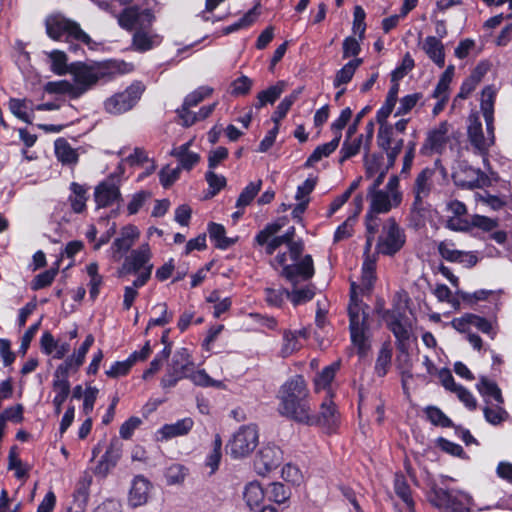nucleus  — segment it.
<instances>
[{
  "mask_svg": "<svg viewBox=\"0 0 512 512\" xmlns=\"http://www.w3.org/2000/svg\"><path fill=\"white\" fill-rule=\"evenodd\" d=\"M139 237V230L136 226L128 225L121 230V234L114 241V246L118 253H126L135 240Z\"/></svg>",
  "mask_w": 512,
  "mask_h": 512,
  "instance_id": "obj_35",
  "label": "nucleus"
},
{
  "mask_svg": "<svg viewBox=\"0 0 512 512\" xmlns=\"http://www.w3.org/2000/svg\"><path fill=\"white\" fill-rule=\"evenodd\" d=\"M284 88L285 82L278 81L275 85H272L266 90L259 92L257 95V103L255 104V107L260 109L266 104H273L283 93Z\"/></svg>",
  "mask_w": 512,
  "mask_h": 512,
  "instance_id": "obj_43",
  "label": "nucleus"
},
{
  "mask_svg": "<svg viewBox=\"0 0 512 512\" xmlns=\"http://www.w3.org/2000/svg\"><path fill=\"white\" fill-rule=\"evenodd\" d=\"M190 142L182 144L178 147H175L171 150L170 154L177 158L181 170L190 171L200 160V155L198 153L192 152L189 150Z\"/></svg>",
  "mask_w": 512,
  "mask_h": 512,
  "instance_id": "obj_28",
  "label": "nucleus"
},
{
  "mask_svg": "<svg viewBox=\"0 0 512 512\" xmlns=\"http://www.w3.org/2000/svg\"><path fill=\"white\" fill-rule=\"evenodd\" d=\"M379 124L380 127L377 134V144L382 150H384L390 148V146L394 144V140H397L398 138L394 137L393 126L388 125L386 122Z\"/></svg>",
  "mask_w": 512,
  "mask_h": 512,
  "instance_id": "obj_62",
  "label": "nucleus"
},
{
  "mask_svg": "<svg viewBox=\"0 0 512 512\" xmlns=\"http://www.w3.org/2000/svg\"><path fill=\"white\" fill-rule=\"evenodd\" d=\"M364 135L361 134L357 136L356 138H348L346 135L345 140L343 141V144L341 146V149L339 151V163L343 164L346 160L356 156L361 148H364Z\"/></svg>",
  "mask_w": 512,
  "mask_h": 512,
  "instance_id": "obj_34",
  "label": "nucleus"
},
{
  "mask_svg": "<svg viewBox=\"0 0 512 512\" xmlns=\"http://www.w3.org/2000/svg\"><path fill=\"white\" fill-rule=\"evenodd\" d=\"M450 392L456 393L458 399L469 409L476 408L477 402L470 391L464 387L457 385L454 378L450 374Z\"/></svg>",
  "mask_w": 512,
  "mask_h": 512,
  "instance_id": "obj_59",
  "label": "nucleus"
},
{
  "mask_svg": "<svg viewBox=\"0 0 512 512\" xmlns=\"http://www.w3.org/2000/svg\"><path fill=\"white\" fill-rule=\"evenodd\" d=\"M87 275L89 276V296L92 301H95L100 293V288L103 284V277L98 272V264L93 262L86 267Z\"/></svg>",
  "mask_w": 512,
  "mask_h": 512,
  "instance_id": "obj_49",
  "label": "nucleus"
},
{
  "mask_svg": "<svg viewBox=\"0 0 512 512\" xmlns=\"http://www.w3.org/2000/svg\"><path fill=\"white\" fill-rule=\"evenodd\" d=\"M425 418L432 425L438 427H448V416L436 406L429 405L423 409Z\"/></svg>",
  "mask_w": 512,
  "mask_h": 512,
  "instance_id": "obj_61",
  "label": "nucleus"
},
{
  "mask_svg": "<svg viewBox=\"0 0 512 512\" xmlns=\"http://www.w3.org/2000/svg\"><path fill=\"white\" fill-rule=\"evenodd\" d=\"M393 350L391 347V344L388 342L383 343L381 346L377 359L374 366L375 374L378 377H384L390 367H391V360H392Z\"/></svg>",
  "mask_w": 512,
  "mask_h": 512,
  "instance_id": "obj_36",
  "label": "nucleus"
},
{
  "mask_svg": "<svg viewBox=\"0 0 512 512\" xmlns=\"http://www.w3.org/2000/svg\"><path fill=\"white\" fill-rule=\"evenodd\" d=\"M284 226L283 220L268 223L255 237L259 246H265L266 254H273L282 244L294 240L295 228L289 227L284 235L275 236Z\"/></svg>",
  "mask_w": 512,
  "mask_h": 512,
  "instance_id": "obj_12",
  "label": "nucleus"
},
{
  "mask_svg": "<svg viewBox=\"0 0 512 512\" xmlns=\"http://www.w3.org/2000/svg\"><path fill=\"white\" fill-rule=\"evenodd\" d=\"M303 91V87H299L292 91L289 95L285 96L281 102L276 107V110L272 114V121L274 122L275 126L279 127L280 121L286 117L288 111L292 107V105L296 102V100L299 98L300 94Z\"/></svg>",
  "mask_w": 512,
  "mask_h": 512,
  "instance_id": "obj_33",
  "label": "nucleus"
},
{
  "mask_svg": "<svg viewBox=\"0 0 512 512\" xmlns=\"http://www.w3.org/2000/svg\"><path fill=\"white\" fill-rule=\"evenodd\" d=\"M46 31L48 36L54 40H59L61 37L66 36L67 40L73 39L84 44L91 42L90 36L76 22L60 15L47 18Z\"/></svg>",
  "mask_w": 512,
  "mask_h": 512,
  "instance_id": "obj_10",
  "label": "nucleus"
},
{
  "mask_svg": "<svg viewBox=\"0 0 512 512\" xmlns=\"http://www.w3.org/2000/svg\"><path fill=\"white\" fill-rule=\"evenodd\" d=\"M162 40L163 37L151 28H144L134 32L131 45L133 50L143 53L159 46Z\"/></svg>",
  "mask_w": 512,
  "mask_h": 512,
  "instance_id": "obj_21",
  "label": "nucleus"
},
{
  "mask_svg": "<svg viewBox=\"0 0 512 512\" xmlns=\"http://www.w3.org/2000/svg\"><path fill=\"white\" fill-rule=\"evenodd\" d=\"M370 199L369 209L365 215V237L364 255L368 256L371 252L375 236L379 232L382 219L378 216L381 213H388L392 208H396L402 201V193H389L379 190L368 194Z\"/></svg>",
  "mask_w": 512,
  "mask_h": 512,
  "instance_id": "obj_5",
  "label": "nucleus"
},
{
  "mask_svg": "<svg viewBox=\"0 0 512 512\" xmlns=\"http://www.w3.org/2000/svg\"><path fill=\"white\" fill-rule=\"evenodd\" d=\"M151 483L142 475L136 476L133 481L128 495V503L131 507L136 508L147 503Z\"/></svg>",
  "mask_w": 512,
  "mask_h": 512,
  "instance_id": "obj_22",
  "label": "nucleus"
},
{
  "mask_svg": "<svg viewBox=\"0 0 512 512\" xmlns=\"http://www.w3.org/2000/svg\"><path fill=\"white\" fill-rule=\"evenodd\" d=\"M308 332L306 329L300 330H285L283 332V345L281 348V353L284 357L292 355L294 352L298 351L302 344L300 342V338H307Z\"/></svg>",
  "mask_w": 512,
  "mask_h": 512,
  "instance_id": "obj_29",
  "label": "nucleus"
},
{
  "mask_svg": "<svg viewBox=\"0 0 512 512\" xmlns=\"http://www.w3.org/2000/svg\"><path fill=\"white\" fill-rule=\"evenodd\" d=\"M121 197L119 187L113 182L104 181L96 186L94 198L98 208L108 207Z\"/></svg>",
  "mask_w": 512,
  "mask_h": 512,
  "instance_id": "obj_23",
  "label": "nucleus"
},
{
  "mask_svg": "<svg viewBox=\"0 0 512 512\" xmlns=\"http://www.w3.org/2000/svg\"><path fill=\"white\" fill-rule=\"evenodd\" d=\"M194 368L190 353L187 348L178 349L166 368V372L161 379V386L164 389L172 388L176 384L190 376Z\"/></svg>",
  "mask_w": 512,
  "mask_h": 512,
  "instance_id": "obj_9",
  "label": "nucleus"
},
{
  "mask_svg": "<svg viewBox=\"0 0 512 512\" xmlns=\"http://www.w3.org/2000/svg\"><path fill=\"white\" fill-rule=\"evenodd\" d=\"M51 61V70L57 75H65L69 73V66L67 65V56L63 51L52 50L47 52Z\"/></svg>",
  "mask_w": 512,
  "mask_h": 512,
  "instance_id": "obj_56",
  "label": "nucleus"
},
{
  "mask_svg": "<svg viewBox=\"0 0 512 512\" xmlns=\"http://www.w3.org/2000/svg\"><path fill=\"white\" fill-rule=\"evenodd\" d=\"M259 443L258 428L254 424L243 425L233 435L227 448L233 458H243L252 453Z\"/></svg>",
  "mask_w": 512,
  "mask_h": 512,
  "instance_id": "obj_11",
  "label": "nucleus"
},
{
  "mask_svg": "<svg viewBox=\"0 0 512 512\" xmlns=\"http://www.w3.org/2000/svg\"><path fill=\"white\" fill-rule=\"evenodd\" d=\"M262 181L258 180L255 182H250L240 193L237 201L236 207L238 209L243 210L246 206H248L255 198V196L261 190Z\"/></svg>",
  "mask_w": 512,
  "mask_h": 512,
  "instance_id": "obj_54",
  "label": "nucleus"
},
{
  "mask_svg": "<svg viewBox=\"0 0 512 512\" xmlns=\"http://www.w3.org/2000/svg\"><path fill=\"white\" fill-rule=\"evenodd\" d=\"M362 63L363 60L361 58H355L346 63L341 69H339L336 72L333 81V86L335 88H338L342 85L349 83L352 80L356 70L361 66Z\"/></svg>",
  "mask_w": 512,
  "mask_h": 512,
  "instance_id": "obj_38",
  "label": "nucleus"
},
{
  "mask_svg": "<svg viewBox=\"0 0 512 512\" xmlns=\"http://www.w3.org/2000/svg\"><path fill=\"white\" fill-rule=\"evenodd\" d=\"M44 91L48 94H65L74 99V93L69 80L49 81L44 85Z\"/></svg>",
  "mask_w": 512,
  "mask_h": 512,
  "instance_id": "obj_60",
  "label": "nucleus"
},
{
  "mask_svg": "<svg viewBox=\"0 0 512 512\" xmlns=\"http://www.w3.org/2000/svg\"><path fill=\"white\" fill-rule=\"evenodd\" d=\"M446 181V169L440 160L435 161L434 168H425L416 178L414 186V201H423L435 184H442Z\"/></svg>",
  "mask_w": 512,
  "mask_h": 512,
  "instance_id": "obj_14",
  "label": "nucleus"
},
{
  "mask_svg": "<svg viewBox=\"0 0 512 512\" xmlns=\"http://www.w3.org/2000/svg\"><path fill=\"white\" fill-rule=\"evenodd\" d=\"M207 232L210 241L216 248L220 250H226L230 248L238 240V237H227L225 227L222 224L215 222L208 223Z\"/></svg>",
  "mask_w": 512,
  "mask_h": 512,
  "instance_id": "obj_26",
  "label": "nucleus"
},
{
  "mask_svg": "<svg viewBox=\"0 0 512 512\" xmlns=\"http://www.w3.org/2000/svg\"><path fill=\"white\" fill-rule=\"evenodd\" d=\"M357 222L358 219L356 218V215H350L336 228L334 233V242H340L352 237L354 235Z\"/></svg>",
  "mask_w": 512,
  "mask_h": 512,
  "instance_id": "obj_57",
  "label": "nucleus"
},
{
  "mask_svg": "<svg viewBox=\"0 0 512 512\" xmlns=\"http://www.w3.org/2000/svg\"><path fill=\"white\" fill-rule=\"evenodd\" d=\"M382 230L378 236L375 252L378 255L393 256L403 247L406 241L404 230L393 217L381 223Z\"/></svg>",
  "mask_w": 512,
  "mask_h": 512,
  "instance_id": "obj_7",
  "label": "nucleus"
},
{
  "mask_svg": "<svg viewBox=\"0 0 512 512\" xmlns=\"http://www.w3.org/2000/svg\"><path fill=\"white\" fill-rule=\"evenodd\" d=\"M277 412L282 417L298 424L315 423L312 415L311 393L302 375L287 379L277 392Z\"/></svg>",
  "mask_w": 512,
  "mask_h": 512,
  "instance_id": "obj_1",
  "label": "nucleus"
},
{
  "mask_svg": "<svg viewBox=\"0 0 512 512\" xmlns=\"http://www.w3.org/2000/svg\"><path fill=\"white\" fill-rule=\"evenodd\" d=\"M432 97L439 99L433 108V114L438 115L444 110L445 103L448 98V68L443 71L441 78L433 91Z\"/></svg>",
  "mask_w": 512,
  "mask_h": 512,
  "instance_id": "obj_41",
  "label": "nucleus"
},
{
  "mask_svg": "<svg viewBox=\"0 0 512 512\" xmlns=\"http://www.w3.org/2000/svg\"><path fill=\"white\" fill-rule=\"evenodd\" d=\"M269 500L276 503H284L290 497V490L279 482L270 483L265 491Z\"/></svg>",
  "mask_w": 512,
  "mask_h": 512,
  "instance_id": "obj_58",
  "label": "nucleus"
},
{
  "mask_svg": "<svg viewBox=\"0 0 512 512\" xmlns=\"http://www.w3.org/2000/svg\"><path fill=\"white\" fill-rule=\"evenodd\" d=\"M282 459V451L279 447L274 445L264 446L254 460L255 471L264 476L279 467Z\"/></svg>",
  "mask_w": 512,
  "mask_h": 512,
  "instance_id": "obj_17",
  "label": "nucleus"
},
{
  "mask_svg": "<svg viewBox=\"0 0 512 512\" xmlns=\"http://www.w3.org/2000/svg\"><path fill=\"white\" fill-rule=\"evenodd\" d=\"M450 230H468L470 228V218L467 214L466 206L459 201H450Z\"/></svg>",
  "mask_w": 512,
  "mask_h": 512,
  "instance_id": "obj_27",
  "label": "nucleus"
},
{
  "mask_svg": "<svg viewBox=\"0 0 512 512\" xmlns=\"http://www.w3.org/2000/svg\"><path fill=\"white\" fill-rule=\"evenodd\" d=\"M421 47L427 57L438 67L442 68L445 65V46L441 39L436 36H427Z\"/></svg>",
  "mask_w": 512,
  "mask_h": 512,
  "instance_id": "obj_24",
  "label": "nucleus"
},
{
  "mask_svg": "<svg viewBox=\"0 0 512 512\" xmlns=\"http://www.w3.org/2000/svg\"><path fill=\"white\" fill-rule=\"evenodd\" d=\"M364 167L366 178H373L381 171H387L389 167L383 166V156L381 154H369V150H364Z\"/></svg>",
  "mask_w": 512,
  "mask_h": 512,
  "instance_id": "obj_47",
  "label": "nucleus"
},
{
  "mask_svg": "<svg viewBox=\"0 0 512 512\" xmlns=\"http://www.w3.org/2000/svg\"><path fill=\"white\" fill-rule=\"evenodd\" d=\"M477 389L479 393L486 398L485 401L489 400L488 398H491L498 404L504 403L501 390L494 381H490L485 377H481L479 383L477 384Z\"/></svg>",
  "mask_w": 512,
  "mask_h": 512,
  "instance_id": "obj_48",
  "label": "nucleus"
},
{
  "mask_svg": "<svg viewBox=\"0 0 512 512\" xmlns=\"http://www.w3.org/2000/svg\"><path fill=\"white\" fill-rule=\"evenodd\" d=\"M84 362L78 359L74 354L68 356L63 363H61L54 372L56 380L64 381L69 380L70 373H75L82 366Z\"/></svg>",
  "mask_w": 512,
  "mask_h": 512,
  "instance_id": "obj_45",
  "label": "nucleus"
},
{
  "mask_svg": "<svg viewBox=\"0 0 512 512\" xmlns=\"http://www.w3.org/2000/svg\"><path fill=\"white\" fill-rule=\"evenodd\" d=\"M61 260L62 258H58L50 269L36 275L30 283V288L33 291H38L50 286L58 274Z\"/></svg>",
  "mask_w": 512,
  "mask_h": 512,
  "instance_id": "obj_37",
  "label": "nucleus"
},
{
  "mask_svg": "<svg viewBox=\"0 0 512 512\" xmlns=\"http://www.w3.org/2000/svg\"><path fill=\"white\" fill-rule=\"evenodd\" d=\"M381 317L394 335L397 349L407 353L414 339L412 317L400 306L384 310Z\"/></svg>",
  "mask_w": 512,
  "mask_h": 512,
  "instance_id": "obj_6",
  "label": "nucleus"
},
{
  "mask_svg": "<svg viewBox=\"0 0 512 512\" xmlns=\"http://www.w3.org/2000/svg\"><path fill=\"white\" fill-rule=\"evenodd\" d=\"M428 214H430V210L425 207L423 201H414L409 216L410 225L416 229L423 227Z\"/></svg>",
  "mask_w": 512,
  "mask_h": 512,
  "instance_id": "obj_55",
  "label": "nucleus"
},
{
  "mask_svg": "<svg viewBox=\"0 0 512 512\" xmlns=\"http://www.w3.org/2000/svg\"><path fill=\"white\" fill-rule=\"evenodd\" d=\"M243 496L250 510H255L263 502L266 494L258 482H250L245 486Z\"/></svg>",
  "mask_w": 512,
  "mask_h": 512,
  "instance_id": "obj_39",
  "label": "nucleus"
},
{
  "mask_svg": "<svg viewBox=\"0 0 512 512\" xmlns=\"http://www.w3.org/2000/svg\"><path fill=\"white\" fill-rule=\"evenodd\" d=\"M339 369L340 361H335L324 367L314 379L315 390L319 391L329 388Z\"/></svg>",
  "mask_w": 512,
  "mask_h": 512,
  "instance_id": "obj_40",
  "label": "nucleus"
},
{
  "mask_svg": "<svg viewBox=\"0 0 512 512\" xmlns=\"http://www.w3.org/2000/svg\"><path fill=\"white\" fill-rule=\"evenodd\" d=\"M53 390L55 392V396L53 398V406L55 415H59L62 411V405L68 398L70 394V382L69 380H56L53 379L52 383Z\"/></svg>",
  "mask_w": 512,
  "mask_h": 512,
  "instance_id": "obj_42",
  "label": "nucleus"
},
{
  "mask_svg": "<svg viewBox=\"0 0 512 512\" xmlns=\"http://www.w3.org/2000/svg\"><path fill=\"white\" fill-rule=\"evenodd\" d=\"M29 101L26 99H19V98H10L8 102V107L10 112L17 117L18 119L26 122L31 123V114L29 113V110H33L29 107Z\"/></svg>",
  "mask_w": 512,
  "mask_h": 512,
  "instance_id": "obj_51",
  "label": "nucleus"
},
{
  "mask_svg": "<svg viewBox=\"0 0 512 512\" xmlns=\"http://www.w3.org/2000/svg\"><path fill=\"white\" fill-rule=\"evenodd\" d=\"M341 136L342 134L335 135V137L331 141L317 146L312 152V154L306 160L305 167H312L322 158L328 157L330 154H332L339 146Z\"/></svg>",
  "mask_w": 512,
  "mask_h": 512,
  "instance_id": "obj_31",
  "label": "nucleus"
},
{
  "mask_svg": "<svg viewBox=\"0 0 512 512\" xmlns=\"http://www.w3.org/2000/svg\"><path fill=\"white\" fill-rule=\"evenodd\" d=\"M494 102L495 92L491 87H486L482 91L481 111L486 122L485 136L482 130V124L479 117L471 115L469 117L468 137L474 149L483 157L484 165H488V152L495 143L494 136Z\"/></svg>",
  "mask_w": 512,
  "mask_h": 512,
  "instance_id": "obj_2",
  "label": "nucleus"
},
{
  "mask_svg": "<svg viewBox=\"0 0 512 512\" xmlns=\"http://www.w3.org/2000/svg\"><path fill=\"white\" fill-rule=\"evenodd\" d=\"M55 155L63 165H75L78 153L64 138H58L54 143Z\"/></svg>",
  "mask_w": 512,
  "mask_h": 512,
  "instance_id": "obj_30",
  "label": "nucleus"
},
{
  "mask_svg": "<svg viewBox=\"0 0 512 512\" xmlns=\"http://www.w3.org/2000/svg\"><path fill=\"white\" fill-rule=\"evenodd\" d=\"M264 293L267 304L274 307H281L284 300L290 296V292L284 288H266Z\"/></svg>",
  "mask_w": 512,
  "mask_h": 512,
  "instance_id": "obj_63",
  "label": "nucleus"
},
{
  "mask_svg": "<svg viewBox=\"0 0 512 512\" xmlns=\"http://www.w3.org/2000/svg\"><path fill=\"white\" fill-rule=\"evenodd\" d=\"M119 71V65L115 62H74L69 66V74L72 76L71 86L74 99H79L98 83L111 81Z\"/></svg>",
  "mask_w": 512,
  "mask_h": 512,
  "instance_id": "obj_3",
  "label": "nucleus"
},
{
  "mask_svg": "<svg viewBox=\"0 0 512 512\" xmlns=\"http://www.w3.org/2000/svg\"><path fill=\"white\" fill-rule=\"evenodd\" d=\"M456 185L467 188L483 187L490 183L489 178L480 170L471 166H459L452 173Z\"/></svg>",
  "mask_w": 512,
  "mask_h": 512,
  "instance_id": "obj_18",
  "label": "nucleus"
},
{
  "mask_svg": "<svg viewBox=\"0 0 512 512\" xmlns=\"http://www.w3.org/2000/svg\"><path fill=\"white\" fill-rule=\"evenodd\" d=\"M155 21L154 13L148 8L129 6L120 11L118 25L126 31L151 28Z\"/></svg>",
  "mask_w": 512,
  "mask_h": 512,
  "instance_id": "obj_13",
  "label": "nucleus"
},
{
  "mask_svg": "<svg viewBox=\"0 0 512 512\" xmlns=\"http://www.w3.org/2000/svg\"><path fill=\"white\" fill-rule=\"evenodd\" d=\"M492 293H493V291H491V290H479V291L474 292L473 294H469V293L457 290L455 292V296L453 298H450V305L454 309H460L461 303L471 305L478 301L485 300Z\"/></svg>",
  "mask_w": 512,
  "mask_h": 512,
  "instance_id": "obj_32",
  "label": "nucleus"
},
{
  "mask_svg": "<svg viewBox=\"0 0 512 512\" xmlns=\"http://www.w3.org/2000/svg\"><path fill=\"white\" fill-rule=\"evenodd\" d=\"M447 142L448 125L444 121L428 133L425 143L421 148V153L424 155L441 154L445 151Z\"/></svg>",
  "mask_w": 512,
  "mask_h": 512,
  "instance_id": "obj_20",
  "label": "nucleus"
},
{
  "mask_svg": "<svg viewBox=\"0 0 512 512\" xmlns=\"http://www.w3.org/2000/svg\"><path fill=\"white\" fill-rule=\"evenodd\" d=\"M376 281V258H365L362 264L361 289L370 290Z\"/></svg>",
  "mask_w": 512,
  "mask_h": 512,
  "instance_id": "obj_52",
  "label": "nucleus"
},
{
  "mask_svg": "<svg viewBox=\"0 0 512 512\" xmlns=\"http://www.w3.org/2000/svg\"><path fill=\"white\" fill-rule=\"evenodd\" d=\"M145 85L142 82H133L124 91L110 96L104 101V109L112 115H120L131 110L140 100Z\"/></svg>",
  "mask_w": 512,
  "mask_h": 512,
  "instance_id": "obj_8",
  "label": "nucleus"
},
{
  "mask_svg": "<svg viewBox=\"0 0 512 512\" xmlns=\"http://www.w3.org/2000/svg\"><path fill=\"white\" fill-rule=\"evenodd\" d=\"M193 426V419L191 417H186L175 423L163 425L157 433L161 436V440H169L175 437L187 435L192 430Z\"/></svg>",
  "mask_w": 512,
  "mask_h": 512,
  "instance_id": "obj_25",
  "label": "nucleus"
},
{
  "mask_svg": "<svg viewBox=\"0 0 512 512\" xmlns=\"http://www.w3.org/2000/svg\"><path fill=\"white\" fill-rule=\"evenodd\" d=\"M503 404H492L486 400V406L483 409L484 417L492 425H499L509 417L508 412L502 407Z\"/></svg>",
  "mask_w": 512,
  "mask_h": 512,
  "instance_id": "obj_46",
  "label": "nucleus"
},
{
  "mask_svg": "<svg viewBox=\"0 0 512 512\" xmlns=\"http://www.w3.org/2000/svg\"><path fill=\"white\" fill-rule=\"evenodd\" d=\"M149 260L150 258H125L124 263L118 270V276L127 280L131 275L136 276L132 283L133 286H144L149 280L153 268V264Z\"/></svg>",
  "mask_w": 512,
  "mask_h": 512,
  "instance_id": "obj_15",
  "label": "nucleus"
},
{
  "mask_svg": "<svg viewBox=\"0 0 512 512\" xmlns=\"http://www.w3.org/2000/svg\"><path fill=\"white\" fill-rule=\"evenodd\" d=\"M357 288L356 283L352 282L348 305L349 330L351 342L357 349V354L360 358H364L371 349V332L367 312L369 307L358 298Z\"/></svg>",
  "mask_w": 512,
  "mask_h": 512,
  "instance_id": "obj_4",
  "label": "nucleus"
},
{
  "mask_svg": "<svg viewBox=\"0 0 512 512\" xmlns=\"http://www.w3.org/2000/svg\"><path fill=\"white\" fill-rule=\"evenodd\" d=\"M394 491L396 495L406 504L407 508L414 507L415 503L411 495V489L404 475H395Z\"/></svg>",
  "mask_w": 512,
  "mask_h": 512,
  "instance_id": "obj_53",
  "label": "nucleus"
},
{
  "mask_svg": "<svg viewBox=\"0 0 512 512\" xmlns=\"http://www.w3.org/2000/svg\"><path fill=\"white\" fill-rule=\"evenodd\" d=\"M292 264H287V258H277L278 263L283 266L281 275L291 284L296 285L306 281L313 276L314 268L312 258H291Z\"/></svg>",
  "mask_w": 512,
  "mask_h": 512,
  "instance_id": "obj_16",
  "label": "nucleus"
},
{
  "mask_svg": "<svg viewBox=\"0 0 512 512\" xmlns=\"http://www.w3.org/2000/svg\"><path fill=\"white\" fill-rule=\"evenodd\" d=\"M71 194L68 198L71 208L75 213H82L86 208L87 190L84 186L72 182L70 185Z\"/></svg>",
  "mask_w": 512,
  "mask_h": 512,
  "instance_id": "obj_44",
  "label": "nucleus"
},
{
  "mask_svg": "<svg viewBox=\"0 0 512 512\" xmlns=\"http://www.w3.org/2000/svg\"><path fill=\"white\" fill-rule=\"evenodd\" d=\"M312 415L316 418L315 423H306L307 426H323L329 431H334L339 424V413L335 403L331 399H325L317 412L312 406Z\"/></svg>",
  "mask_w": 512,
  "mask_h": 512,
  "instance_id": "obj_19",
  "label": "nucleus"
},
{
  "mask_svg": "<svg viewBox=\"0 0 512 512\" xmlns=\"http://www.w3.org/2000/svg\"><path fill=\"white\" fill-rule=\"evenodd\" d=\"M429 502L441 512H448V490L445 487L431 486L428 492Z\"/></svg>",
  "mask_w": 512,
  "mask_h": 512,
  "instance_id": "obj_50",
  "label": "nucleus"
},
{
  "mask_svg": "<svg viewBox=\"0 0 512 512\" xmlns=\"http://www.w3.org/2000/svg\"><path fill=\"white\" fill-rule=\"evenodd\" d=\"M472 498L466 493H460L459 496L452 495L450 492L451 512H470Z\"/></svg>",
  "mask_w": 512,
  "mask_h": 512,
  "instance_id": "obj_64",
  "label": "nucleus"
}]
</instances>
